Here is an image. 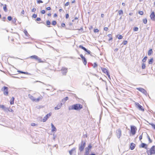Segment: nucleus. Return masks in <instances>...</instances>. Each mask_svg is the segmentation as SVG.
<instances>
[{
    "mask_svg": "<svg viewBox=\"0 0 155 155\" xmlns=\"http://www.w3.org/2000/svg\"><path fill=\"white\" fill-rule=\"evenodd\" d=\"M83 108L82 105L80 104H73L69 106L68 107V109L69 110H79Z\"/></svg>",
    "mask_w": 155,
    "mask_h": 155,
    "instance_id": "obj_1",
    "label": "nucleus"
},
{
    "mask_svg": "<svg viewBox=\"0 0 155 155\" xmlns=\"http://www.w3.org/2000/svg\"><path fill=\"white\" fill-rule=\"evenodd\" d=\"M86 145L85 141L82 140L81 143L79 144V149L80 152H81L84 149Z\"/></svg>",
    "mask_w": 155,
    "mask_h": 155,
    "instance_id": "obj_2",
    "label": "nucleus"
},
{
    "mask_svg": "<svg viewBox=\"0 0 155 155\" xmlns=\"http://www.w3.org/2000/svg\"><path fill=\"white\" fill-rule=\"evenodd\" d=\"M147 153L148 155L155 154V146H153L149 150H147Z\"/></svg>",
    "mask_w": 155,
    "mask_h": 155,
    "instance_id": "obj_3",
    "label": "nucleus"
},
{
    "mask_svg": "<svg viewBox=\"0 0 155 155\" xmlns=\"http://www.w3.org/2000/svg\"><path fill=\"white\" fill-rule=\"evenodd\" d=\"M30 58L32 59H34L35 60L38 61V63H42L43 62V61L41 60V58L36 55H33L31 56Z\"/></svg>",
    "mask_w": 155,
    "mask_h": 155,
    "instance_id": "obj_4",
    "label": "nucleus"
},
{
    "mask_svg": "<svg viewBox=\"0 0 155 155\" xmlns=\"http://www.w3.org/2000/svg\"><path fill=\"white\" fill-rule=\"evenodd\" d=\"M2 91H3L4 94L5 96H8V88L7 87L4 86L1 89Z\"/></svg>",
    "mask_w": 155,
    "mask_h": 155,
    "instance_id": "obj_5",
    "label": "nucleus"
},
{
    "mask_svg": "<svg viewBox=\"0 0 155 155\" xmlns=\"http://www.w3.org/2000/svg\"><path fill=\"white\" fill-rule=\"evenodd\" d=\"M116 134L118 138L120 139L122 135V131L120 129H118L116 131Z\"/></svg>",
    "mask_w": 155,
    "mask_h": 155,
    "instance_id": "obj_6",
    "label": "nucleus"
},
{
    "mask_svg": "<svg viewBox=\"0 0 155 155\" xmlns=\"http://www.w3.org/2000/svg\"><path fill=\"white\" fill-rule=\"evenodd\" d=\"M135 104L136 105V107L137 108H138L140 110L142 111H144V109L143 108V107L140 105L138 103L136 102L135 103Z\"/></svg>",
    "mask_w": 155,
    "mask_h": 155,
    "instance_id": "obj_7",
    "label": "nucleus"
},
{
    "mask_svg": "<svg viewBox=\"0 0 155 155\" xmlns=\"http://www.w3.org/2000/svg\"><path fill=\"white\" fill-rule=\"evenodd\" d=\"M61 71L63 75H65L68 72V69L64 67H62L61 69Z\"/></svg>",
    "mask_w": 155,
    "mask_h": 155,
    "instance_id": "obj_8",
    "label": "nucleus"
},
{
    "mask_svg": "<svg viewBox=\"0 0 155 155\" xmlns=\"http://www.w3.org/2000/svg\"><path fill=\"white\" fill-rule=\"evenodd\" d=\"M136 130L137 128L135 126H131V127L130 131L132 135H134L135 134Z\"/></svg>",
    "mask_w": 155,
    "mask_h": 155,
    "instance_id": "obj_9",
    "label": "nucleus"
},
{
    "mask_svg": "<svg viewBox=\"0 0 155 155\" xmlns=\"http://www.w3.org/2000/svg\"><path fill=\"white\" fill-rule=\"evenodd\" d=\"M137 89L139 91L141 92L143 94L145 95H147V91L145 90L143 88H137Z\"/></svg>",
    "mask_w": 155,
    "mask_h": 155,
    "instance_id": "obj_10",
    "label": "nucleus"
},
{
    "mask_svg": "<svg viewBox=\"0 0 155 155\" xmlns=\"http://www.w3.org/2000/svg\"><path fill=\"white\" fill-rule=\"evenodd\" d=\"M51 113L47 114L43 119V122H45L47 120L48 118L49 117L51 116Z\"/></svg>",
    "mask_w": 155,
    "mask_h": 155,
    "instance_id": "obj_11",
    "label": "nucleus"
},
{
    "mask_svg": "<svg viewBox=\"0 0 155 155\" xmlns=\"http://www.w3.org/2000/svg\"><path fill=\"white\" fill-rule=\"evenodd\" d=\"M69 153L70 155H75L76 153L75 148H72L69 151Z\"/></svg>",
    "mask_w": 155,
    "mask_h": 155,
    "instance_id": "obj_12",
    "label": "nucleus"
},
{
    "mask_svg": "<svg viewBox=\"0 0 155 155\" xmlns=\"http://www.w3.org/2000/svg\"><path fill=\"white\" fill-rule=\"evenodd\" d=\"M150 17L151 20L153 21H155V15L154 12H152L150 15Z\"/></svg>",
    "mask_w": 155,
    "mask_h": 155,
    "instance_id": "obj_13",
    "label": "nucleus"
},
{
    "mask_svg": "<svg viewBox=\"0 0 155 155\" xmlns=\"http://www.w3.org/2000/svg\"><path fill=\"white\" fill-rule=\"evenodd\" d=\"M101 69L102 72L107 75L109 73L108 71L106 68H101Z\"/></svg>",
    "mask_w": 155,
    "mask_h": 155,
    "instance_id": "obj_14",
    "label": "nucleus"
},
{
    "mask_svg": "<svg viewBox=\"0 0 155 155\" xmlns=\"http://www.w3.org/2000/svg\"><path fill=\"white\" fill-rule=\"evenodd\" d=\"M62 105L63 104L62 103L59 104L57 105V106L54 107V109L55 110H57L60 109Z\"/></svg>",
    "mask_w": 155,
    "mask_h": 155,
    "instance_id": "obj_15",
    "label": "nucleus"
},
{
    "mask_svg": "<svg viewBox=\"0 0 155 155\" xmlns=\"http://www.w3.org/2000/svg\"><path fill=\"white\" fill-rule=\"evenodd\" d=\"M43 97L41 95L40 96L38 97L37 98H35L34 101L37 102H38L40 100L42 99Z\"/></svg>",
    "mask_w": 155,
    "mask_h": 155,
    "instance_id": "obj_16",
    "label": "nucleus"
},
{
    "mask_svg": "<svg viewBox=\"0 0 155 155\" xmlns=\"http://www.w3.org/2000/svg\"><path fill=\"white\" fill-rule=\"evenodd\" d=\"M51 126L52 128L51 132H53L54 131H56L57 130V129L52 123L51 124Z\"/></svg>",
    "mask_w": 155,
    "mask_h": 155,
    "instance_id": "obj_17",
    "label": "nucleus"
},
{
    "mask_svg": "<svg viewBox=\"0 0 155 155\" xmlns=\"http://www.w3.org/2000/svg\"><path fill=\"white\" fill-rule=\"evenodd\" d=\"M1 108L2 109L5 111H8V108L5 107L4 105H0Z\"/></svg>",
    "mask_w": 155,
    "mask_h": 155,
    "instance_id": "obj_18",
    "label": "nucleus"
},
{
    "mask_svg": "<svg viewBox=\"0 0 155 155\" xmlns=\"http://www.w3.org/2000/svg\"><path fill=\"white\" fill-rule=\"evenodd\" d=\"M135 146V144L132 143H130V149L131 150H133L134 149Z\"/></svg>",
    "mask_w": 155,
    "mask_h": 155,
    "instance_id": "obj_19",
    "label": "nucleus"
},
{
    "mask_svg": "<svg viewBox=\"0 0 155 155\" xmlns=\"http://www.w3.org/2000/svg\"><path fill=\"white\" fill-rule=\"evenodd\" d=\"M28 97L32 101H34L35 98L33 96L30 94H29Z\"/></svg>",
    "mask_w": 155,
    "mask_h": 155,
    "instance_id": "obj_20",
    "label": "nucleus"
},
{
    "mask_svg": "<svg viewBox=\"0 0 155 155\" xmlns=\"http://www.w3.org/2000/svg\"><path fill=\"white\" fill-rule=\"evenodd\" d=\"M147 145L144 143H142L141 144V147L142 148H144L146 149H147Z\"/></svg>",
    "mask_w": 155,
    "mask_h": 155,
    "instance_id": "obj_21",
    "label": "nucleus"
},
{
    "mask_svg": "<svg viewBox=\"0 0 155 155\" xmlns=\"http://www.w3.org/2000/svg\"><path fill=\"white\" fill-rule=\"evenodd\" d=\"M14 99H15V98L14 97H12L11 99L10 104L11 105L14 104Z\"/></svg>",
    "mask_w": 155,
    "mask_h": 155,
    "instance_id": "obj_22",
    "label": "nucleus"
},
{
    "mask_svg": "<svg viewBox=\"0 0 155 155\" xmlns=\"http://www.w3.org/2000/svg\"><path fill=\"white\" fill-rule=\"evenodd\" d=\"M68 98L67 97H66L64 98L62 100V102L63 103H65L66 102V101L67 100H68Z\"/></svg>",
    "mask_w": 155,
    "mask_h": 155,
    "instance_id": "obj_23",
    "label": "nucleus"
},
{
    "mask_svg": "<svg viewBox=\"0 0 155 155\" xmlns=\"http://www.w3.org/2000/svg\"><path fill=\"white\" fill-rule=\"evenodd\" d=\"M24 33H25V36L27 37L28 38H29L30 35L28 34L27 30H25L24 31Z\"/></svg>",
    "mask_w": 155,
    "mask_h": 155,
    "instance_id": "obj_24",
    "label": "nucleus"
},
{
    "mask_svg": "<svg viewBox=\"0 0 155 155\" xmlns=\"http://www.w3.org/2000/svg\"><path fill=\"white\" fill-rule=\"evenodd\" d=\"M153 53V51L152 49H150L149 50L148 52V55L150 56Z\"/></svg>",
    "mask_w": 155,
    "mask_h": 155,
    "instance_id": "obj_25",
    "label": "nucleus"
},
{
    "mask_svg": "<svg viewBox=\"0 0 155 155\" xmlns=\"http://www.w3.org/2000/svg\"><path fill=\"white\" fill-rule=\"evenodd\" d=\"M82 59V61L83 62L84 64L85 65H86L87 63V62L86 59L85 58H84Z\"/></svg>",
    "mask_w": 155,
    "mask_h": 155,
    "instance_id": "obj_26",
    "label": "nucleus"
},
{
    "mask_svg": "<svg viewBox=\"0 0 155 155\" xmlns=\"http://www.w3.org/2000/svg\"><path fill=\"white\" fill-rule=\"evenodd\" d=\"M153 58H151L150 59L148 63L149 64H151L153 63Z\"/></svg>",
    "mask_w": 155,
    "mask_h": 155,
    "instance_id": "obj_27",
    "label": "nucleus"
},
{
    "mask_svg": "<svg viewBox=\"0 0 155 155\" xmlns=\"http://www.w3.org/2000/svg\"><path fill=\"white\" fill-rule=\"evenodd\" d=\"M3 10H4L5 12H7L8 11V9L7 8V5L6 4H5L3 7Z\"/></svg>",
    "mask_w": 155,
    "mask_h": 155,
    "instance_id": "obj_28",
    "label": "nucleus"
},
{
    "mask_svg": "<svg viewBox=\"0 0 155 155\" xmlns=\"http://www.w3.org/2000/svg\"><path fill=\"white\" fill-rule=\"evenodd\" d=\"M18 71L22 74H29V73L27 72H25L20 71Z\"/></svg>",
    "mask_w": 155,
    "mask_h": 155,
    "instance_id": "obj_29",
    "label": "nucleus"
},
{
    "mask_svg": "<svg viewBox=\"0 0 155 155\" xmlns=\"http://www.w3.org/2000/svg\"><path fill=\"white\" fill-rule=\"evenodd\" d=\"M79 48L84 50V51L87 50V49L85 47L83 46L82 45H79Z\"/></svg>",
    "mask_w": 155,
    "mask_h": 155,
    "instance_id": "obj_30",
    "label": "nucleus"
},
{
    "mask_svg": "<svg viewBox=\"0 0 155 155\" xmlns=\"http://www.w3.org/2000/svg\"><path fill=\"white\" fill-rule=\"evenodd\" d=\"M107 36L109 38V41H110L113 39V38L112 37V35L111 34H108L107 35Z\"/></svg>",
    "mask_w": 155,
    "mask_h": 155,
    "instance_id": "obj_31",
    "label": "nucleus"
},
{
    "mask_svg": "<svg viewBox=\"0 0 155 155\" xmlns=\"http://www.w3.org/2000/svg\"><path fill=\"white\" fill-rule=\"evenodd\" d=\"M147 122L149 124H150V125H151L152 128H153V129H155V125L154 124H153V123H149L147 121Z\"/></svg>",
    "mask_w": 155,
    "mask_h": 155,
    "instance_id": "obj_32",
    "label": "nucleus"
},
{
    "mask_svg": "<svg viewBox=\"0 0 155 155\" xmlns=\"http://www.w3.org/2000/svg\"><path fill=\"white\" fill-rule=\"evenodd\" d=\"M143 22L144 24H146L147 22V20L146 18L143 19Z\"/></svg>",
    "mask_w": 155,
    "mask_h": 155,
    "instance_id": "obj_33",
    "label": "nucleus"
},
{
    "mask_svg": "<svg viewBox=\"0 0 155 155\" xmlns=\"http://www.w3.org/2000/svg\"><path fill=\"white\" fill-rule=\"evenodd\" d=\"M147 56L145 57L143 59L142 61L143 62H145L146 61L147 59Z\"/></svg>",
    "mask_w": 155,
    "mask_h": 155,
    "instance_id": "obj_34",
    "label": "nucleus"
},
{
    "mask_svg": "<svg viewBox=\"0 0 155 155\" xmlns=\"http://www.w3.org/2000/svg\"><path fill=\"white\" fill-rule=\"evenodd\" d=\"M123 11L122 10H120L118 12V14L119 15H121L123 14Z\"/></svg>",
    "mask_w": 155,
    "mask_h": 155,
    "instance_id": "obj_35",
    "label": "nucleus"
},
{
    "mask_svg": "<svg viewBox=\"0 0 155 155\" xmlns=\"http://www.w3.org/2000/svg\"><path fill=\"white\" fill-rule=\"evenodd\" d=\"M147 138L148 139V140H149V143H152V140H151L150 139V137H149V135L148 134H147Z\"/></svg>",
    "mask_w": 155,
    "mask_h": 155,
    "instance_id": "obj_36",
    "label": "nucleus"
},
{
    "mask_svg": "<svg viewBox=\"0 0 155 155\" xmlns=\"http://www.w3.org/2000/svg\"><path fill=\"white\" fill-rule=\"evenodd\" d=\"M146 66L145 64L144 63H143L142 64V68L143 69H144L145 68Z\"/></svg>",
    "mask_w": 155,
    "mask_h": 155,
    "instance_id": "obj_37",
    "label": "nucleus"
},
{
    "mask_svg": "<svg viewBox=\"0 0 155 155\" xmlns=\"http://www.w3.org/2000/svg\"><path fill=\"white\" fill-rule=\"evenodd\" d=\"M56 24H57V22L55 21H53L52 22V25H55Z\"/></svg>",
    "mask_w": 155,
    "mask_h": 155,
    "instance_id": "obj_38",
    "label": "nucleus"
},
{
    "mask_svg": "<svg viewBox=\"0 0 155 155\" xmlns=\"http://www.w3.org/2000/svg\"><path fill=\"white\" fill-rule=\"evenodd\" d=\"M133 30L134 31H137L138 30V28L137 27H135Z\"/></svg>",
    "mask_w": 155,
    "mask_h": 155,
    "instance_id": "obj_39",
    "label": "nucleus"
},
{
    "mask_svg": "<svg viewBox=\"0 0 155 155\" xmlns=\"http://www.w3.org/2000/svg\"><path fill=\"white\" fill-rule=\"evenodd\" d=\"M7 18H8V20H9V21H11L12 19V18L11 16H8V17Z\"/></svg>",
    "mask_w": 155,
    "mask_h": 155,
    "instance_id": "obj_40",
    "label": "nucleus"
},
{
    "mask_svg": "<svg viewBox=\"0 0 155 155\" xmlns=\"http://www.w3.org/2000/svg\"><path fill=\"white\" fill-rule=\"evenodd\" d=\"M97 64L96 62H95L94 63V65L93 66V67L94 68H95L96 67H97Z\"/></svg>",
    "mask_w": 155,
    "mask_h": 155,
    "instance_id": "obj_41",
    "label": "nucleus"
},
{
    "mask_svg": "<svg viewBox=\"0 0 155 155\" xmlns=\"http://www.w3.org/2000/svg\"><path fill=\"white\" fill-rule=\"evenodd\" d=\"M46 24L47 25H49L51 24V22L48 20H47L46 21Z\"/></svg>",
    "mask_w": 155,
    "mask_h": 155,
    "instance_id": "obj_42",
    "label": "nucleus"
},
{
    "mask_svg": "<svg viewBox=\"0 0 155 155\" xmlns=\"http://www.w3.org/2000/svg\"><path fill=\"white\" fill-rule=\"evenodd\" d=\"M127 43V41H124L123 42L122 44L124 45H126Z\"/></svg>",
    "mask_w": 155,
    "mask_h": 155,
    "instance_id": "obj_43",
    "label": "nucleus"
},
{
    "mask_svg": "<svg viewBox=\"0 0 155 155\" xmlns=\"http://www.w3.org/2000/svg\"><path fill=\"white\" fill-rule=\"evenodd\" d=\"M139 13L141 15H143V12L142 11H140L139 12Z\"/></svg>",
    "mask_w": 155,
    "mask_h": 155,
    "instance_id": "obj_44",
    "label": "nucleus"
},
{
    "mask_svg": "<svg viewBox=\"0 0 155 155\" xmlns=\"http://www.w3.org/2000/svg\"><path fill=\"white\" fill-rule=\"evenodd\" d=\"M90 149L89 148H87V147H86L85 148V152H89Z\"/></svg>",
    "mask_w": 155,
    "mask_h": 155,
    "instance_id": "obj_45",
    "label": "nucleus"
},
{
    "mask_svg": "<svg viewBox=\"0 0 155 155\" xmlns=\"http://www.w3.org/2000/svg\"><path fill=\"white\" fill-rule=\"evenodd\" d=\"M123 38V36L121 35H119L118 38L119 39H121Z\"/></svg>",
    "mask_w": 155,
    "mask_h": 155,
    "instance_id": "obj_46",
    "label": "nucleus"
},
{
    "mask_svg": "<svg viewBox=\"0 0 155 155\" xmlns=\"http://www.w3.org/2000/svg\"><path fill=\"white\" fill-rule=\"evenodd\" d=\"M41 20V18H36V21H40Z\"/></svg>",
    "mask_w": 155,
    "mask_h": 155,
    "instance_id": "obj_47",
    "label": "nucleus"
},
{
    "mask_svg": "<svg viewBox=\"0 0 155 155\" xmlns=\"http://www.w3.org/2000/svg\"><path fill=\"white\" fill-rule=\"evenodd\" d=\"M37 15L36 14H33L32 16V17L33 18H35L37 17Z\"/></svg>",
    "mask_w": 155,
    "mask_h": 155,
    "instance_id": "obj_48",
    "label": "nucleus"
},
{
    "mask_svg": "<svg viewBox=\"0 0 155 155\" xmlns=\"http://www.w3.org/2000/svg\"><path fill=\"white\" fill-rule=\"evenodd\" d=\"M98 31H99L97 29H94V32L97 33V32H98Z\"/></svg>",
    "mask_w": 155,
    "mask_h": 155,
    "instance_id": "obj_49",
    "label": "nucleus"
},
{
    "mask_svg": "<svg viewBox=\"0 0 155 155\" xmlns=\"http://www.w3.org/2000/svg\"><path fill=\"white\" fill-rule=\"evenodd\" d=\"M41 13L42 14H44L45 13V10H43L41 11Z\"/></svg>",
    "mask_w": 155,
    "mask_h": 155,
    "instance_id": "obj_50",
    "label": "nucleus"
},
{
    "mask_svg": "<svg viewBox=\"0 0 155 155\" xmlns=\"http://www.w3.org/2000/svg\"><path fill=\"white\" fill-rule=\"evenodd\" d=\"M69 17V15L68 14H66L65 17L66 19H68V18Z\"/></svg>",
    "mask_w": 155,
    "mask_h": 155,
    "instance_id": "obj_51",
    "label": "nucleus"
},
{
    "mask_svg": "<svg viewBox=\"0 0 155 155\" xmlns=\"http://www.w3.org/2000/svg\"><path fill=\"white\" fill-rule=\"evenodd\" d=\"M85 51L87 52L89 54H90L91 52L90 51L87 50V49Z\"/></svg>",
    "mask_w": 155,
    "mask_h": 155,
    "instance_id": "obj_52",
    "label": "nucleus"
},
{
    "mask_svg": "<svg viewBox=\"0 0 155 155\" xmlns=\"http://www.w3.org/2000/svg\"><path fill=\"white\" fill-rule=\"evenodd\" d=\"M43 2L41 0H39L37 1V2L38 3H43Z\"/></svg>",
    "mask_w": 155,
    "mask_h": 155,
    "instance_id": "obj_53",
    "label": "nucleus"
},
{
    "mask_svg": "<svg viewBox=\"0 0 155 155\" xmlns=\"http://www.w3.org/2000/svg\"><path fill=\"white\" fill-rule=\"evenodd\" d=\"M8 111H9L10 112H13V110L11 109H8Z\"/></svg>",
    "mask_w": 155,
    "mask_h": 155,
    "instance_id": "obj_54",
    "label": "nucleus"
},
{
    "mask_svg": "<svg viewBox=\"0 0 155 155\" xmlns=\"http://www.w3.org/2000/svg\"><path fill=\"white\" fill-rule=\"evenodd\" d=\"M16 21V19L15 18H14L12 20V22L14 23H15Z\"/></svg>",
    "mask_w": 155,
    "mask_h": 155,
    "instance_id": "obj_55",
    "label": "nucleus"
},
{
    "mask_svg": "<svg viewBox=\"0 0 155 155\" xmlns=\"http://www.w3.org/2000/svg\"><path fill=\"white\" fill-rule=\"evenodd\" d=\"M36 125V124H35V123H32L31 124V125L32 126H35Z\"/></svg>",
    "mask_w": 155,
    "mask_h": 155,
    "instance_id": "obj_56",
    "label": "nucleus"
},
{
    "mask_svg": "<svg viewBox=\"0 0 155 155\" xmlns=\"http://www.w3.org/2000/svg\"><path fill=\"white\" fill-rule=\"evenodd\" d=\"M142 138V134L140 135V137H139V140H141Z\"/></svg>",
    "mask_w": 155,
    "mask_h": 155,
    "instance_id": "obj_57",
    "label": "nucleus"
},
{
    "mask_svg": "<svg viewBox=\"0 0 155 155\" xmlns=\"http://www.w3.org/2000/svg\"><path fill=\"white\" fill-rule=\"evenodd\" d=\"M69 5V2H66L65 4V6H68V5Z\"/></svg>",
    "mask_w": 155,
    "mask_h": 155,
    "instance_id": "obj_58",
    "label": "nucleus"
},
{
    "mask_svg": "<svg viewBox=\"0 0 155 155\" xmlns=\"http://www.w3.org/2000/svg\"><path fill=\"white\" fill-rule=\"evenodd\" d=\"M36 11V9L35 8H33L31 10L32 12H35Z\"/></svg>",
    "mask_w": 155,
    "mask_h": 155,
    "instance_id": "obj_59",
    "label": "nucleus"
},
{
    "mask_svg": "<svg viewBox=\"0 0 155 155\" xmlns=\"http://www.w3.org/2000/svg\"><path fill=\"white\" fill-rule=\"evenodd\" d=\"M46 9L48 10H50L51 9V8L50 7H48L46 8Z\"/></svg>",
    "mask_w": 155,
    "mask_h": 155,
    "instance_id": "obj_60",
    "label": "nucleus"
},
{
    "mask_svg": "<svg viewBox=\"0 0 155 155\" xmlns=\"http://www.w3.org/2000/svg\"><path fill=\"white\" fill-rule=\"evenodd\" d=\"M108 28L107 27H105L104 28V30L105 31H107L108 30Z\"/></svg>",
    "mask_w": 155,
    "mask_h": 155,
    "instance_id": "obj_61",
    "label": "nucleus"
},
{
    "mask_svg": "<svg viewBox=\"0 0 155 155\" xmlns=\"http://www.w3.org/2000/svg\"><path fill=\"white\" fill-rule=\"evenodd\" d=\"M61 26L63 27H64L65 26V24L64 23H62Z\"/></svg>",
    "mask_w": 155,
    "mask_h": 155,
    "instance_id": "obj_62",
    "label": "nucleus"
},
{
    "mask_svg": "<svg viewBox=\"0 0 155 155\" xmlns=\"http://www.w3.org/2000/svg\"><path fill=\"white\" fill-rule=\"evenodd\" d=\"M80 56L82 59H83V58H84L85 57L83 56V55L82 54H81L80 55Z\"/></svg>",
    "mask_w": 155,
    "mask_h": 155,
    "instance_id": "obj_63",
    "label": "nucleus"
},
{
    "mask_svg": "<svg viewBox=\"0 0 155 155\" xmlns=\"http://www.w3.org/2000/svg\"><path fill=\"white\" fill-rule=\"evenodd\" d=\"M87 147V148H89L90 149H91V147H92V146H91V145L90 144H89V145L88 146V147Z\"/></svg>",
    "mask_w": 155,
    "mask_h": 155,
    "instance_id": "obj_64",
    "label": "nucleus"
}]
</instances>
